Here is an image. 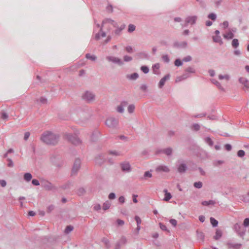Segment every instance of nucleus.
<instances>
[{
	"instance_id": "19",
	"label": "nucleus",
	"mask_w": 249,
	"mask_h": 249,
	"mask_svg": "<svg viewBox=\"0 0 249 249\" xmlns=\"http://www.w3.org/2000/svg\"><path fill=\"white\" fill-rule=\"evenodd\" d=\"M156 171L157 172H169L170 171V170L169 168L167 166H163V165H160L158 166L156 169Z\"/></svg>"
},
{
	"instance_id": "24",
	"label": "nucleus",
	"mask_w": 249,
	"mask_h": 249,
	"mask_svg": "<svg viewBox=\"0 0 249 249\" xmlns=\"http://www.w3.org/2000/svg\"><path fill=\"white\" fill-rule=\"evenodd\" d=\"M213 40L214 42L218 43L220 45L223 44V41L220 36H213Z\"/></svg>"
},
{
	"instance_id": "49",
	"label": "nucleus",
	"mask_w": 249,
	"mask_h": 249,
	"mask_svg": "<svg viewBox=\"0 0 249 249\" xmlns=\"http://www.w3.org/2000/svg\"><path fill=\"white\" fill-rule=\"evenodd\" d=\"M175 65L176 66L179 67L182 65V62L179 59H177L175 61Z\"/></svg>"
},
{
	"instance_id": "47",
	"label": "nucleus",
	"mask_w": 249,
	"mask_h": 249,
	"mask_svg": "<svg viewBox=\"0 0 249 249\" xmlns=\"http://www.w3.org/2000/svg\"><path fill=\"white\" fill-rule=\"evenodd\" d=\"M1 118L3 120H6L8 118V115L7 113L5 112L2 111L1 112Z\"/></svg>"
},
{
	"instance_id": "32",
	"label": "nucleus",
	"mask_w": 249,
	"mask_h": 249,
	"mask_svg": "<svg viewBox=\"0 0 249 249\" xmlns=\"http://www.w3.org/2000/svg\"><path fill=\"white\" fill-rule=\"evenodd\" d=\"M196 233L197 238L202 241H203L205 237L204 233L202 232L199 231H196Z\"/></svg>"
},
{
	"instance_id": "22",
	"label": "nucleus",
	"mask_w": 249,
	"mask_h": 249,
	"mask_svg": "<svg viewBox=\"0 0 249 249\" xmlns=\"http://www.w3.org/2000/svg\"><path fill=\"white\" fill-rule=\"evenodd\" d=\"M163 192L165 193V197L163 198V200L168 201L172 198V195L170 193L168 192L167 189H164Z\"/></svg>"
},
{
	"instance_id": "11",
	"label": "nucleus",
	"mask_w": 249,
	"mask_h": 249,
	"mask_svg": "<svg viewBox=\"0 0 249 249\" xmlns=\"http://www.w3.org/2000/svg\"><path fill=\"white\" fill-rule=\"evenodd\" d=\"M127 240L124 236H122L115 245V249H120L121 247L126 244Z\"/></svg>"
},
{
	"instance_id": "7",
	"label": "nucleus",
	"mask_w": 249,
	"mask_h": 249,
	"mask_svg": "<svg viewBox=\"0 0 249 249\" xmlns=\"http://www.w3.org/2000/svg\"><path fill=\"white\" fill-rule=\"evenodd\" d=\"M106 160L105 154L100 153L97 154L94 159L95 164L101 166Z\"/></svg>"
},
{
	"instance_id": "40",
	"label": "nucleus",
	"mask_w": 249,
	"mask_h": 249,
	"mask_svg": "<svg viewBox=\"0 0 249 249\" xmlns=\"http://www.w3.org/2000/svg\"><path fill=\"white\" fill-rule=\"evenodd\" d=\"M135 109V106L133 104L130 105L128 106L127 108L128 112L129 113H132Z\"/></svg>"
},
{
	"instance_id": "52",
	"label": "nucleus",
	"mask_w": 249,
	"mask_h": 249,
	"mask_svg": "<svg viewBox=\"0 0 249 249\" xmlns=\"http://www.w3.org/2000/svg\"><path fill=\"white\" fill-rule=\"evenodd\" d=\"M160 225V228L163 230V231H167L168 232H169V231L168 230L167 228H166V226L164 225V224H163L162 223H160L159 224Z\"/></svg>"
},
{
	"instance_id": "46",
	"label": "nucleus",
	"mask_w": 249,
	"mask_h": 249,
	"mask_svg": "<svg viewBox=\"0 0 249 249\" xmlns=\"http://www.w3.org/2000/svg\"><path fill=\"white\" fill-rule=\"evenodd\" d=\"M141 70L145 74L149 72V68L146 66H142L141 67Z\"/></svg>"
},
{
	"instance_id": "41",
	"label": "nucleus",
	"mask_w": 249,
	"mask_h": 249,
	"mask_svg": "<svg viewBox=\"0 0 249 249\" xmlns=\"http://www.w3.org/2000/svg\"><path fill=\"white\" fill-rule=\"evenodd\" d=\"M213 83L218 88V89L222 91H224V89L221 86L220 83L216 80H213Z\"/></svg>"
},
{
	"instance_id": "35",
	"label": "nucleus",
	"mask_w": 249,
	"mask_h": 249,
	"mask_svg": "<svg viewBox=\"0 0 249 249\" xmlns=\"http://www.w3.org/2000/svg\"><path fill=\"white\" fill-rule=\"evenodd\" d=\"M86 193L85 189L83 187L79 188L77 190V194L79 196H83Z\"/></svg>"
},
{
	"instance_id": "62",
	"label": "nucleus",
	"mask_w": 249,
	"mask_h": 249,
	"mask_svg": "<svg viewBox=\"0 0 249 249\" xmlns=\"http://www.w3.org/2000/svg\"><path fill=\"white\" fill-rule=\"evenodd\" d=\"M135 219L137 222V226H140V224L142 222L141 219L140 217L138 216H135Z\"/></svg>"
},
{
	"instance_id": "10",
	"label": "nucleus",
	"mask_w": 249,
	"mask_h": 249,
	"mask_svg": "<svg viewBox=\"0 0 249 249\" xmlns=\"http://www.w3.org/2000/svg\"><path fill=\"white\" fill-rule=\"evenodd\" d=\"M120 166L122 171L124 172H129L131 171V166L127 161H124L121 163Z\"/></svg>"
},
{
	"instance_id": "12",
	"label": "nucleus",
	"mask_w": 249,
	"mask_h": 249,
	"mask_svg": "<svg viewBox=\"0 0 249 249\" xmlns=\"http://www.w3.org/2000/svg\"><path fill=\"white\" fill-rule=\"evenodd\" d=\"M197 18V16H189L186 18L185 20V24L184 26H187L188 24H191L192 25L196 23V20Z\"/></svg>"
},
{
	"instance_id": "26",
	"label": "nucleus",
	"mask_w": 249,
	"mask_h": 249,
	"mask_svg": "<svg viewBox=\"0 0 249 249\" xmlns=\"http://www.w3.org/2000/svg\"><path fill=\"white\" fill-rule=\"evenodd\" d=\"M32 174L30 173H25L23 176L24 179L27 182L30 181L32 179Z\"/></svg>"
},
{
	"instance_id": "59",
	"label": "nucleus",
	"mask_w": 249,
	"mask_h": 249,
	"mask_svg": "<svg viewBox=\"0 0 249 249\" xmlns=\"http://www.w3.org/2000/svg\"><path fill=\"white\" fill-rule=\"evenodd\" d=\"M103 25H101V27H100V33H101V36L104 37H105L106 36V34L105 32H104L103 31Z\"/></svg>"
},
{
	"instance_id": "48",
	"label": "nucleus",
	"mask_w": 249,
	"mask_h": 249,
	"mask_svg": "<svg viewBox=\"0 0 249 249\" xmlns=\"http://www.w3.org/2000/svg\"><path fill=\"white\" fill-rule=\"evenodd\" d=\"M71 184V183L70 182H68L65 184L63 185L61 187L63 189H69Z\"/></svg>"
},
{
	"instance_id": "4",
	"label": "nucleus",
	"mask_w": 249,
	"mask_h": 249,
	"mask_svg": "<svg viewBox=\"0 0 249 249\" xmlns=\"http://www.w3.org/2000/svg\"><path fill=\"white\" fill-rule=\"evenodd\" d=\"M82 98L87 103H90L95 100V95L92 92L88 90L84 92Z\"/></svg>"
},
{
	"instance_id": "53",
	"label": "nucleus",
	"mask_w": 249,
	"mask_h": 249,
	"mask_svg": "<svg viewBox=\"0 0 249 249\" xmlns=\"http://www.w3.org/2000/svg\"><path fill=\"white\" fill-rule=\"evenodd\" d=\"M106 10L108 13H112L113 11V7H112V5L109 4V5H107L106 7Z\"/></svg>"
},
{
	"instance_id": "15",
	"label": "nucleus",
	"mask_w": 249,
	"mask_h": 249,
	"mask_svg": "<svg viewBox=\"0 0 249 249\" xmlns=\"http://www.w3.org/2000/svg\"><path fill=\"white\" fill-rule=\"evenodd\" d=\"M170 76V75L169 74H167L160 79L159 83V88L161 89L163 87L165 82L169 79Z\"/></svg>"
},
{
	"instance_id": "9",
	"label": "nucleus",
	"mask_w": 249,
	"mask_h": 249,
	"mask_svg": "<svg viewBox=\"0 0 249 249\" xmlns=\"http://www.w3.org/2000/svg\"><path fill=\"white\" fill-rule=\"evenodd\" d=\"M234 229L240 236H243L245 233V230L238 223H236L234 226Z\"/></svg>"
},
{
	"instance_id": "50",
	"label": "nucleus",
	"mask_w": 249,
	"mask_h": 249,
	"mask_svg": "<svg viewBox=\"0 0 249 249\" xmlns=\"http://www.w3.org/2000/svg\"><path fill=\"white\" fill-rule=\"evenodd\" d=\"M8 161L7 166L9 167H13L14 166V163L11 159L8 158L7 159Z\"/></svg>"
},
{
	"instance_id": "20",
	"label": "nucleus",
	"mask_w": 249,
	"mask_h": 249,
	"mask_svg": "<svg viewBox=\"0 0 249 249\" xmlns=\"http://www.w3.org/2000/svg\"><path fill=\"white\" fill-rule=\"evenodd\" d=\"M222 235V231L221 230L217 229L216 230L215 235L213 237V238L215 240H219Z\"/></svg>"
},
{
	"instance_id": "25",
	"label": "nucleus",
	"mask_w": 249,
	"mask_h": 249,
	"mask_svg": "<svg viewBox=\"0 0 249 249\" xmlns=\"http://www.w3.org/2000/svg\"><path fill=\"white\" fill-rule=\"evenodd\" d=\"M223 37L227 39H231L234 37V34L232 31H229L228 33L223 35Z\"/></svg>"
},
{
	"instance_id": "8",
	"label": "nucleus",
	"mask_w": 249,
	"mask_h": 249,
	"mask_svg": "<svg viewBox=\"0 0 249 249\" xmlns=\"http://www.w3.org/2000/svg\"><path fill=\"white\" fill-rule=\"evenodd\" d=\"M40 182L41 186L46 190L51 191L56 190L57 189L56 187L53 186L52 183L47 180L42 179Z\"/></svg>"
},
{
	"instance_id": "28",
	"label": "nucleus",
	"mask_w": 249,
	"mask_h": 249,
	"mask_svg": "<svg viewBox=\"0 0 249 249\" xmlns=\"http://www.w3.org/2000/svg\"><path fill=\"white\" fill-rule=\"evenodd\" d=\"M125 24H123L121 26L120 28H118V26L117 27V29L115 30L114 33L116 35H120L121 32L125 28Z\"/></svg>"
},
{
	"instance_id": "54",
	"label": "nucleus",
	"mask_w": 249,
	"mask_h": 249,
	"mask_svg": "<svg viewBox=\"0 0 249 249\" xmlns=\"http://www.w3.org/2000/svg\"><path fill=\"white\" fill-rule=\"evenodd\" d=\"M39 102L43 104H46L47 103V99L43 97H41L39 99Z\"/></svg>"
},
{
	"instance_id": "44",
	"label": "nucleus",
	"mask_w": 249,
	"mask_h": 249,
	"mask_svg": "<svg viewBox=\"0 0 249 249\" xmlns=\"http://www.w3.org/2000/svg\"><path fill=\"white\" fill-rule=\"evenodd\" d=\"M194 186L196 188L200 189L202 187V183L201 181L196 182L194 183Z\"/></svg>"
},
{
	"instance_id": "2",
	"label": "nucleus",
	"mask_w": 249,
	"mask_h": 249,
	"mask_svg": "<svg viewBox=\"0 0 249 249\" xmlns=\"http://www.w3.org/2000/svg\"><path fill=\"white\" fill-rule=\"evenodd\" d=\"M105 124L108 127L112 129H116L118 125L119 120L118 119L114 117H110L107 119Z\"/></svg>"
},
{
	"instance_id": "13",
	"label": "nucleus",
	"mask_w": 249,
	"mask_h": 249,
	"mask_svg": "<svg viewBox=\"0 0 249 249\" xmlns=\"http://www.w3.org/2000/svg\"><path fill=\"white\" fill-rule=\"evenodd\" d=\"M106 59L109 61H111L114 63H117L119 65H122L123 64L122 61L120 58L117 57L108 56H107Z\"/></svg>"
},
{
	"instance_id": "34",
	"label": "nucleus",
	"mask_w": 249,
	"mask_h": 249,
	"mask_svg": "<svg viewBox=\"0 0 249 249\" xmlns=\"http://www.w3.org/2000/svg\"><path fill=\"white\" fill-rule=\"evenodd\" d=\"M200 126L198 124H194L191 126V129L193 130H194L196 131H198L200 129Z\"/></svg>"
},
{
	"instance_id": "42",
	"label": "nucleus",
	"mask_w": 249,
	"mask_h": 249,
	"mask_svg": "<svg viewBox=\"0 0 249 249\" xmlns=\"http://www.w3.org/2000/svg\"><path fill=\"white\" fill-rule=\"evenodd\" d=\"M135 29L136 26L134 25L130 24L128 25V32L129 33H132L135 30Z\"/></svg>"
},
{
	"instance_id": "57",
	"label": "nucleus",
	"mask_w": 249,
	"mask_h": 249,
	"mask_svg": "<svg viewBox=\"0 0 249 249\" xmlns=\"http://www.w3.org/2000/svg\"><path fill=\"white\" fill-rule=\"evenodd\" d=\"M140 89L142 91L145 92L147 90V86L145 84H142L141 86V87H140Z\"/></svg>"
},
{
	"instance_id": "16",
	"label": "nucleus",
	"mask_w": 249,
	"mask_h": 249,
	"mask_svg": "<svg viewBox=\"0 0 249 249\" xmlns=\"http://www.w3.org/2000/svg\"><path fill=\"white\" fill-rule=\"evenodd\" d=\"M187 43L186 41H183L181 42H175L173 44L174 47L178 48H185L187 47Z\"/></svg>"
},
{
	"instance_id": "14",
	"label": "nucleus",
	"mask_w": 249,
	"mask_h": 249,
	"mask_svg": "<svg viewBox=\"0 0 249 249\" xmlns=\"http://www.w3.org/2000/svg\"><path fill=\"white\" fill-rule=\"evenodd\" d=\"M239 82L240 83L244 86V89L249 90V81L245 77H240L239 79Z\"/></svg>"
},
{
	"instance_id": "18",
	"label": "nucleus",
	"mask_w": 249,
	"mask_h": 249,
	"mask_svg": "<svg viewBox=\"0 0 249 249\" xmlns=\"http://www.w3.org/2000/svg\"><path fill=\"white\" fill-rule=\"evenodd\" d=\"M227 245L229 249H239L242 246L241 244L232 243H228Z\"/></svg>"
},
{
	"instance_id": "29",
	"label": "nucleus",
	"mask_w": 249,
	"mask_h": 249,
	"mask_svg": "<svg viewBox=\"0 0 249 249\" xmlns=\"http://www.w3.org/2000/svg\"><path fill=\"white\" fill-rule=\"evenodd\" d=\"M152 177V174L149 171H146L143 175V177L141 178L142 179H146L147 178H150Z\"/></svg>"
},
{
	"instance_id": "38",
	"label": "nucleus",
	"mask_w": 249,
	"mask_h": 249,
	"mask_svg": "<svg viewBox=\"0 0 249 249\" xmlns=\"http://www.w3.org/2000/svg\"><path fill=\"white\" fill-rule=\"evenodd\" d=\"M73 229V227L71 225L67 226L65 230V233L68 234L69 232L71 231Z\"/></svg>"
},
{
	"instance_id": "36",
	"label": "nucleus",
	"mask_w": 249,
	"mask_h": 249,
	"mask_svg": "<svg viewBox=\"0 0 249 249\" xmlns=\"http://www.w3.org/2000/svg\"><path fill=\"white\" fill-rule=\"evenodd\" d=\"M232 46L234 48H236L239 46V41L237 39L234 38L232 40L231 43Z\"/></svg>"
},
{
	"instance_id": "33",
	"label": "nucleus",
	"mask_w": 249,
	"mask_h": 249,
	"mask_svg": "<svg viewBox=\"0 0 249 249\" xmlns=\"http://www.w3.org/2000/svg\"><path fill=\"white\" fill-rule=\"evenodd\" d=\"M138 77H139V74L136 72L133 73V74H132L130 75L127 76V77L128 78L131 79V80H135L137 78H138Z\"/></svg>"
},
{
	"instance_id": "30",
	"label": "nucleus",
	"mask_w": 249,
	"mask_h": 249,
	"mask_svg": "<svg viewBox=\"0 0 249 249\" xmlns=\"http://www.w3.org/2000/svg\"><path fill=\"white\" fill-rule=\"evenodd\" d=\"M102 242L105 244L106 247L107 249H109L110 247V244L109 241L106 238H104L102 239Z\"/></svg>"
},
{
	"instance_id": "37",
	"label": "nucleus",
	"mask_w": 249,
	"mask_h": 249,
	"mask_svg": "<svg viewBox=\"0 0 249 249\" xmlns=\"http://www.w3.org/2000/svg\"><path fill=\"white\" fill-rule=\"evenodd\" d=\"M86 58L92 61H95L96 59V57L95 55H92L90 53H87L86 54Z\"/></svg>"
},
{
	"instance_id": "58",
	"label": "nucleus",
	"mask_w": 249,
	"mask_h": 249,
	"mask_svg": "<svg viewBox=\"0 0 249 249\" xmlns=\"http://www.w3.org/2000/svg\"><path fill=\"white\" fill-rule=\"evenodd\" d=\"M116 110L117 112L121 113H123L124 111V107L120 105L117 107Z\"/></svg>"
},
{
	"instance_id": "55",
	"label": "nucleus",
	"mask_w": 249,
	"mask_h": 249,
	"mask_svg": "<svg viewBox=\"0 0 249 249\" xmlns=\"http://www.w3.org/2000/svg\"><path fill=\"white\" fill-rule=\"evenodd\" d=\"M163 61L166 63H168L170 61L169 56L168 55H164L162 56Z\"/></svg>"
},
{
	"instance_id": "23",
	"label": "nucleus",
	"mask_w": 249,
	"mask_h": 249,
	"mask_svg": "<svg viewBox=\"0 0 249 249\" xmlns=\"http://www.w3.org/2000/svg\"><path fill=\"white\" fill-rule=\"evenodd\" d=\"M160 67V65L159 63H156L153 66V67H152L153 71V72L155 74H160V71H159Z\"/></svg>"
},
{
	"instance_id": "39",
	"label": "nucleus",
	"mask_w": 249,
	"mask_h": 249,
	"mask_svg": "<svg viewBox=\"0 0 249 249\" xmlns=\"http://www.w3.org/2000/svg\"><path fill=\"white\" fill-rule=\"evenodd\" d=\"M205 142L211 146H212L213 144V141L210 137H206L205 139Z\"/></svg>"
},
{
	"instance_id": "31",
	"label": "nucleus",
	"mask_w": 249,
	"mask_h": 249,
	"mask_svg": "<svg viewBox=\"0 0 249 249\" xmlns=\"http://www.w3.org/2000/svg\"><path fill=\"white\" fill-rule=\"evenodd\" d=\"M210 222L211 224L213 227H216L218 225V222L217 220L214 219L213 217H211L210 218Z\"/></svg>"
},
{
	"instance_id": "64",
	"label": "nucleus",
	"mask_w": 249,
	"mask_h": 249,
	"mask_svg": "<svg viewBox=\"0 0 249 249\" xmlns=\"http://www.w3.org/2000/svg\"><path fill=\"white\" fill-rule=\"evenodd\" d=\"M32 183L35 186H38L40 185L39 181L36 179H33L32 181Z\"/></svg>"
},
{
	"instance_id": "61",
	"label": "nucleus",
	"mask_w": 249,
	"mask_h": 249,
	"mask_svg": "<svg viewBox=\"0 0 249 249\" xmlns=\"http://www.w3.org/2000/svg\"><path fill=\"white\" fill-rule=\"evenodd\" d=\"M192 59V57L190 55H188V56L184 57L182 59V61H184V62H189V61H191Z\"/></svg>"
},
{
	"instance_id": "6",
	"label": "nucleus",
	"mask_w": 249,
	"mask_h": 249,
	"mask_svg": "<svg viewBox=\"0 0 249 249\" xmlns=\"http://www.w3.org/2000/svg\"><path fill=\"white\" fill-rule=\"evenodd\" d=\"M81 161L79 159H76L71 172V176H75L77 175L78 171L81 168Z\"/></svg>"
},
{
	"instance_id": "3",
	"label": "nucleus",
	"mask_w": 249,
	"mask_h": 249,
	"mask_svg": "<svg viewBox=\"0 0 249 249\" xmlns=\"http://www.w3.org/2000/svg\"><path fill=\"white\" fill-rule=\"evenodd\" d=\"M66 139L72 144L75 145L81 144L82 141L76 135L67 134L65 135Z\"/></svg>"
},
{
	"instance_id": "27",
	"label": "nucleus",
	"mask_w": 249,
	"mask_h": 249,
	"mask_svg": "<svg viewBox=\"0 0 249 249\" xmlns=\"http://www.w3.org/2000/svg\"><path fill=\"white\" fill-rule=\"evenodd\" d=\"M111 206V202L108 200H107L103 205V209L104 210L106 211L108 210Z\"/></svg>"
},
{
	"instance_id": "21",
	"label": "nucleus",
	"mask_w": 249,
	"mask_h": 249,
	"mask_svg": "<svg viewBox=\"0 0 249 249\" xmlns=\"http://www.w3.org/2000/svg\"><path fill=\"white\" fill-rule=\"evenodd\" d=\"M172 151H173L171 147H168V148H165V149H163V150L158 151L157 152V154H158L161 151H162L166 155L170 156L172 154Z\"/></svg>"
},
{
	"instance_id": "17",
	"label": "nucleus",
	"mask_w": 249,
	"mask_h": 249,
	"mask_svg": "<svg viewBox=\"0 0 249 249\" xmlns=\"http://www.w3.org/2000/svg\"><path fill=\"white\" fill-rule=\"evenodd\" d=\"M109 23L111 24H112L114 27H118V24L117 23L115 22L113 20L110 19V18H106L104 19L102 21V25H104V24Z\"/></svg>"
},
{
	"instance_id": "56",
	"label": "nucleus",
	"mask_w": 249,
	"mask_h": 249,
	"mask_svg": "<svg viewBox=\"0 0 249 249\" xmlns=\"http://www.w3.org/2000/svg\"><path fill=\"white\" fill-rule=\"evenodd\" d=\"M54 206L53 205H50L47 208V212L48 213H50L54 209Z\"/></svg>"
},
{
	"instance_id": "5",
	"label": "nucleus",
	"mask_w": 249,
	"mask_h": 249,
	"mask_svg": "<svg viewBox=\"0 0 249 249\" xmlns=\"http://www.w3.org/2000/svg\"><path fill=\"white\" fill-rule=\"evenodd\" d=\"M176 166L178 172L180 174L185 173L188 169L186 164L182 160H178L176 163Z\"/></svg>"
},
{
	"instance_id": "45",
	"label": "nucleus",
	"mask_w": 249,
	"mask_h": 249,
	"mask_svg": "<svg viewBox=\"0 0 249 249\" xmlns=\"http://www.w3.org/2000/svg\"><path fill=\"white\" fill-rule=\"evenodd\" d=\"M185 71L186 72H188V73H195V70L193 68H192L191 67H189L187 69H185Z\"/></svg>"
},
{
	"instance_id": "60",
	"label": "nucleus",
	"mask_w": 249,
	"mask_h": 249,
	"mask_svg": "<svg viewBox=\"0 0 249 249\" xmlns=\"http://www.w3.org/2000/svg\"><path fill=\"white\" fill-rule=\"evenodd\" d=\"M124 60L125 62H129L132 60V57L128 55H125L124 57Z\"/></svg>"
},
{
	"instance_id": "43",
	"label": "nucleus",
	"mask_w": 249,
	"mask_h": 249,
	"mask_svg": "<svg viewBox=\"0 0 249 249\" xmlns=\"http://www.w3.org/2000/svg\"><path fill=\"white\" fill-rule=\"evenodd\" d=\"M208 18L214 21L216 20V15L215 14L212 13L208 15Z\"/></svg>"
},
{
	"instance_id": "1",
	"label": "nucleus",
	"mask_w": 249,
	"mask_h": 249,
	"mask_svg": "<svg viewBox=\"0 0 249 249\" xmlns=\"http://www.w3.org/2000/svg\"><path fill=\"white\" fill-rule=\"evenodd\" d=\"M59 135L54 134L51 132L44 133L41 138V140L47 144L55 145L58 142Z\"/></svg>"
},
{
	"instance_id": "51",
	"label": "nucleus",
	"mask_w": 249,
	"mask_h": 249,
	"mask_svg": "<svg viewBox=\"0 0 249 249\" xmlns=\"http://www.w3.org/2000/svg\"><path fill=\"white\" fill-rule=\"evenodd\" d=\"M245 152L244 150H240L237 152V156L239 157H243L245 156Z\"/></svg>"
},
{
	"instance_id": "63",
	"label": "nucleus",
	"mask_w": 249,
	"mask_h": 249,
	"mask_svg": "<svg viewBox=\"0 0 249 249\" xmlns=\"http://www.w3.org/2000/svg\"><path fill=\"white\" fill-rule=\"evenodd\" d=\"M243 225L246 227L249 226V218H246L244 219Z\"/></svg>"
}]
</instances>
